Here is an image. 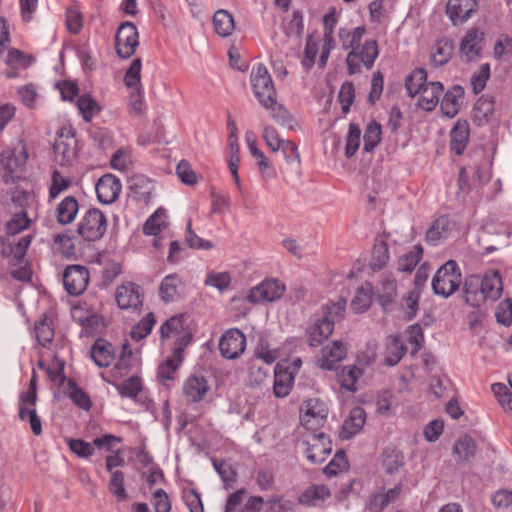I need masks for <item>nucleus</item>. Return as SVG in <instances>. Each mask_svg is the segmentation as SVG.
I'll list each match as a JSON object with an SVG mask.
<instances>
[{
  "label": "nucleus",
  "instance_id": "nucleus-1",
  "mask_svg": "<svg viewBox=\"0 0 512 512\" xmlns=\"http://www.w3.org/2000/svg\"><path fill=\"white\" fill-rule=\"evenodd\" d=\"M258 102L268 111L270 117L282 126L293 129L297 121L289 111L277 101V92L267 69L258 65Z\"/></svg>",
  "mask_w": 512,
  "mask_h": 512
},
{
  "label": "nucleus",
  "instance_id": "nucleus-2",
  "mask_svg": "<svg viewBox=\"0 0 512 512\" xmlns=\"http://www.w3.org/2000/svg\"><path fill=\"white\" fill-rule=\"evenodd\" d=\"M366 32L364 26H358L350 30V40L348 47L351 51L346 57V65L349 75H354L361 72V64L368 70L374 65L378 57V45L376 40H367L363 45L360 42Z\"/></svg>",
  "mask_w": 512,
  "mask_h": 512
},
{
  "label": "nucleus",
  "instance_id": "nucleus-3",
  "mask_svg": "<svg viewBox=\"0 0 512 512\" xmlns=\"http://www.w3.org/2000/svg\"><path fill=\"white\" fill-rule=\"evenodd\" d=\"M29 225L27 213L24 210L16 212L14 217L7 223V233L9 236H15ZM31 243L29 235L21 237L19 240H11L10 237L1 240V255L4 258H10V263L13 266L21 265L23 262L26 251Z\"/></svg>",
  "mask_w": 512,
  "mask_h": 512
},
{
  "label": "nucleus",
  "instance_id": "nucleus-4",
  "mask_svg": "<svg viewBox=\"0 0 512 512\" xmlns=\"http://www.w3.org/2000/svg\"><path fill=\"white\" fill-rule=\"evenodd\" d=\"M462 283V276L456 261L448 260L435 273L432 279L434 294L448 298L454 294Z\"/></svg>",
  "mask_w": 512,
  "mask_h": 512
},
{
  "label": "nucleus",
  "instance_id": "nucleus-5",
  "mask_svg": "<svg viewBox=\"0 0 512 512\" xmlns=\"http://www.w3.org/2000/svg\"><path fill=\"white\" fill-rule=\"evenodd\" d=\"M28 153L25 144L18 141L12 149H7L0 154V172L2 180L6 183H14L20 178L17 170L25 165Z\"/></svg>",
  "mask_w": 512,
  "mask_h": 512
},
{
  "label": "nucleus",
  "instance_id": "nucleus-6",
  "mask_svg": "<svg viewBox=\"0 0 512 512\" xmlns=\"http://www.w3.org/2000/svg\"><path fill=\"white\" fill-rule=\"evenodd\" d=\"M106 231V216L97 208H91L84 214L77 229L78 234L86 241L100 240Z\"/></svg>",
  "mask_w": 512,
  "mask_h": 512
},
{
  "label": "nucleus",
  "instance_id": "nucleus-7",
  "mask_svg": "<svg viewBox=\"0 0 512 512\" xmlns=\"http://www.w3.org/2000/svg\"><path fill=\"white\" fill-rule=\"evenodd\" d=\"M303 453L311 464L323 463L332 451V443L323 432L310 434L301 442Z\"/></svg>",
  "mask_w": 512,
  "mask_h": 512
},
{
  "label": "nucleus",
  "instance_id": "nucleus-8",
  "mask_svg": "<svg viewBox=\"0 0 512 512\" xmlns=\"http://www.w3.org/2000/svg\"><path fill=\"white\" fill-rule=\"evenodd\" d=\"M139 45V34L137 28L132 22L122 23L115 36L116 53L120 58L127 59L131 57Z\"/></svg>",
  "mask_w": 512,
  "mask_h": 512
},
{
  "label": "nucleus",
  "instance_id": "nucleus-9",
  "mask_svg": "<svg viewBox=\"0 0 512 512\" xmlns=\"http://www.w3.org/2000/svg\"><path fill=\"white\" fill-rule=\"evenodd\" d=\"M77 139L70 128L61 129L54 144L55 160L62 166L70 165L77 158Z\"/></svg>",
  "mask_w": 512,
  "mask_h": 512
},
{
  "label": "nucleus",
  "instance_id": "nucleus-10",
  "mask_svg": "<svg viewBox=\"0 0 512 512\" xmlns=\"http://www.w3.org/2000/svg\"><path fill=\"white\" fill-rule=\"evenodd\" d=\"M246 348V338L239 329H229L219 340L221 355L229 360L238 358Z\"/></svg>",
  "mask_w": 512,
  "mask_h": 512
},
{
  "label": "nucleus",
  "instance_id": "nucleus-11",
  "mask_svg": "<svg viewBox=\"0 0 512 512\" xmlns=\"http://www.w3.org/2000/svg\"><path fill=\"white\" fill-rule=\"evenodd\" d=\"M89 283L88 269L81 265L68 266L63 274L66 291L73 296L82 294Z\"/></svg>",
  "mask_w": 512,
  "mask_h": 512
},
{
  "label": "nucleus",
  "instance_id": "nucleus-12",
  "mask_svg": "<svg viewBox=\"0 0 512 512\" xmlns=\"http://www.w3.org/2000/svg\"><path fill=\"white\" fill-rule=\"evenodd\" d=\"M478 9V0H448L446 15L454 26L466 23Z\"/></svg>",
  "mask_w": 512,
  "mask_h": 512
},
{
  "label": "nucleus",
  "instance_id": "nucleus-13",
  "mask_svg": "<svg viewBox=\"0 0 512 512\" xmlns=\"http://www.w3.org/2000/svg\"><path fill=\"white\" fill-rule=\"evenodd\" d=\"M116 302L120 309L136 310L142 306L143 295L139 285L133 282H126L116 290Z\"/></svg>",
  "mask_w": 512,
  "mask_h": 512
},
{
  "label": "nucleus",
  "instance_id": "nucleus-14",
  "mask_svg": "<svg viewBox=\"0 0 512 512\" xmlns=\"http://www.w3.org/2000/svg\"><path fill=\"white\" fill-rule=\"evenodd\" d=\"M191 338L189 333H185L182 336V341L179 345H177L171 356H169L166 361L161 364L158 368V377L163 380H172L174 378V374L181 362L183 361V349L186 346Z\"/></svg>",
  "mask_w": 512,
  "mask_h": 512
},
{
  "label": "nucleus",
  "instance_id": "nucleus-15",
  "mask_svg": "<svg viewBox=\"0 0 512 512\" xmlns=\"http://www.w3.org/2000/svg\"><path fill=\"white\" fill-rule=\"evenodd\" d=\"M121 188V182L117 177L106 174L96 184L97 198L103 204H111L119 197Z\"/></svg>",
  "mask_w": 512,
  "mask_h": 512
},
{
  "label": "nucleus",
  "instance_id": "nucleus-16",
  "mask_svg": "<svg viewBox=\"0 0 512 512\" xmlns=\"http://www.w3.org/2000/svg\"><path fill=\"white\" fill-rule=\"evenodd\" d=\"M347 354V347L341 341H333L330 345L322 348L321 356L317 363L321 369L333 370L336 364L341 362Z\"/></svg>",
  "mask_w": 512,
  "mask_h": 512
},
{
  "label": "nucleus",
  "instance_id": "nucleus-17",
  "mask_svg": "<svg viewBox=\"0 0 512 512\" xmlns=\"http://www.w3.org/2000/svg\"><path fill=\"white\" fill-rule=\"evenodd\" d=\"M328 414L327 407L317 399H309L305 402V413L301 420L307 429L323 426Z\"/></svg>",
  "mask_w": 512,
  "mask_h": 512
},
{
  "label": "nucleus",
  "instance_id": "nucleus-18",
  "mask_svg": "<svg viewBox=\"0 0 512 512\" xmlns=\"http://www.w3.org/2000/svg\"><path fill=\"white\" fill-rule=\"evenodd\" d=\"M286 292V285L275 277H267L258 283V302L272 303L280 300Z\"/></svg>",
  "mask_w": 512,
  "mask_h": 512
},
{
  "label": "nucleus",
  "instance_id": "nucleus-19",
  "mask_svg": "<svg viewBox=\"0 0 512 512\" xmlns=\"http://www.w3.org/2000/svg\"><path fill=\"white\" fill-rule=\"evenodd\" d=\"M455 223L447 216L437 218L426 232V242L431 246H437L448 239Z\"/></svg>",
  "mask_w": 512,
  "mask_h": 512
},
{
  "label": "nucleus",
  "instance_id": "nucleus-20",
  "mask_svg": "<svg viewBox=\"0 0 512 512\" xmlns=\"http://www.w3.org/2000/svg\"><path fill=\"white\" fill-rule=\"evenodd\" d=\"M483 40L484 33L478 28L468 30L460 43L459 51L461 55L464 56L467 61H471L479 57L482 49L481 43Z\"/></svg>",
  "mask_w": 512,
  "mask_h": 512
},
{
  "label": "nucleus",
  "instance_id": "nucleus-21",
  "mask_svg": "<svg viewBox=\"0 0 512 512\" xmlns=\"http://www.w3.org/2000/svg\"><path fill=\"white\" fill-rule=\"evenodd\" d=\"M210 387L204 376L193 375L186 379L183 385V393L188 402L197 403L202 401Z\"/></svg>",
  "mask_w": 512,
  "mask_h": 512
},
{
  "label": "nucleus",
  "instance_id": "nucleus-22",
  "mask_svg": "<svg viewBox=\"0 0 512 512\" xmlns=\"http://www.w3.org/2000/svg\"><path fill=\"white\" fill-rule=\"evenodd\" d=\"M333 330L331 321L318 318L306 328L307 343L311 347H317L328 339Z\"/></svg>",
  "mask_w": 512,
  "mask_h": 512
},
{
  "label": "nucleus",
  "instance_id": "nucleus-23",
  "mask_svg": "<svg viewBox=\"0 0 512 512\" xmlns=\"http://www.w3.org/2000/svg\"><path fill=\"white\" fill-rule=\"evenodd\" d=\"M464 97V89L460 85H454L443 96L440 108L448 118H454L460 110Z\"/></svg>",
  "mask_w": 512,
  "mask_h": 512
},
{
  "label": "nucleus",
  "instance_id": "nucleus-24",
  "mask_svg": "<svg viewBox=\"0 0 512 512\" xmlns=\"http://www.w3.org/2000/svg\"><path fill=\"white\" fill-rule=\"evenodd\" d=\"M470 136L469 123L459 119L450 132V149L456 155H462L465 151Z\"/></svg>",
  "mask_w": 512,
  "mask_h": 512
},
{
  "label": "nucleus",
  "instance_id": "nucleus-25",
  "mask_svg": "<svg viewBox=\"0 0 512 512\" xmlns=\"http://www.w3.org/2000/svg\"><path fill=\"white\" fill-rule=\"evenodd\" d=\"M294 382V371L282 363H278L274 371V394L276 397H285L289 394Z\"/></svg>",
  "mask_w": 512,
  "mask_h": 512
},
{
  "label": "nucleus",
  "instance_id": "nucleus-26",
  "mask_svg": "<svg viewBox=\"0 0 512 512\" xmlns=\"http://www.w3.org/2000/svg\"><path fill=\"white\" fill-rule=\"evenodd\" d=\"M366 422V413L363 408L355 407L350 411L348 418L342 425L341 438L348 440L356 435Z\"/></svg>",
  "mask_w": 512,
  "mask_h": 512
},
{
  "label": "nucleus",
  "instance_id": "nucleus-27",
  "mask_svg": "<svg viewBox=\"0 0 512 512\" xmlns=\"http://www.w3.org/2000/svg\"><path fill=\"white\" fill-rule=\"evenodd\" d=\"M463 293L465 302L472 307H479L484 302V296L481 292V277L470 275L466 277L463 283Z\"/></svg>",
  "mask_w": 512,
  "mask_h": 512
},
{
  "label": "nucleus",
  "instance_id": "nucleus-28",
  "mask_svg": "<svg viewBox=\"0 0 512 512\" xmlns=\"http://www.w3.org/2000/svg\"><path fill=\"white\" fill-rule=\"evenodd\" d=\"M502 291V279L499 271L493 270L481 277V292L486 299L497 300Z\"/></svg>",
  "mask_w": 512,
  "mask_h": 512
},
{
  "label": "nucleus",
  "instance_id": "nucleus-29",
  "mask_svg": "<svg viewBox=\"0 0 512 512\" xmlns=\"http://www.w3.org/2000/svg\"><path fill=\"white\" fill-rule=\"evenodd\" d=\"M376 295L379 305L386 311L397 296L396 280L391 276L384 277L376 288Z\"/></svg>",
  "mask_w": 512,
  "mask_h": 512
},
{
  "label": "nucleus",
  "instance_id": "nucleus-30",
  "mask_svg": "<svg viewBox=\"0 0 512 512\" xmlns=\"http://www.w3.org/2000/svg\"><path fill=\"white\" fill-rule=\"evenodd\" d=\"M443 91L444 86L441 82H429L428 86L420 93L418 105L425 111L434 110Z\"/></svg>",
  "mask_w": 512,
  "mask_h": 512
},
{
  "label": "nucleus",
  "instance_id": "nucleus-31",
  "mask_svg": "<svg viewBox=\"0 0 512 512\" xmlns=\"http://www.w3.org/2000/svg\"><path fill=\"white\" fill-rule=\"evenodd\" d=\"M330 497V491L325 485H312L303 491L298 502L305 506H318Z\"/></svg>",
  "mask_w": 512,
  "mask_h": 512
},
{
  "label": "nucleus",
  "instance_id": "nucleus-32",
  "mask_svg": "<svg viewBox=\"0 0 512 512\" xmlns=\"http://www.w3.org/2000/svg\"><path fill=\"white\" fill-rule=\"evenodd\" d=\"M79 210V204L74 196L65 197L57 206V221L66 225L72 223Z\"/></svg>",
  "mask_w": 512,
  "mask_h": 512
},
{
  "label": "nucleus",
  "instance_id": "nucleus-33",
  "mask_svg": "<svg viewBox=\"0 0 512 512\" xmlns=\"http://www.w3.org/2000/svg\"><path fill=\"white\" fill-rule=\"evenodd\" d=\"M407 352V347L400 336H389L385 348V363L389 366H395L400 362Z\"/></svg>",
  "mask_w": 512,
  "mask_h": 512
},
{
  "label": "nucleus",
  "instance_id": "nucleus-34",
  "mask_svg": "<svg viewBox=\"0 0 512 512\" xmlns=\"http://www.w3.org/2000/svg\"><path fill=\"white\" fill-rule=\"evenodd\" d=\"M428 84L427 72L423 68L414 69L405 79V88L409 97L420 94Z\"/></svg>",
  "mask_w": 512,
  "mask_h": 512
},
{
  "label": "nucleus",
  "instance_id": "nucleus-35",
  "mask_svg": "<svg viewBox=\"0 0 512 512\" xmlns=\"http://www.w3.org/2000/svg\"><path fill=\"white\" fill-rule=\"evenodd\" d=\"M130 189L135 193L138 201L147 204L151 200L154 186L144 175H135L130 179Z\"/></svg>",
  "mask_w": 512,
  "mask_h": 512
},
{
  "label": "nucleus",
  "instance_id": "nucleus-36",
  "mask_svg": "<svg viewBox=\"0 0 512 512\" xmlns=\"http://www.w3.org/2000/svg\"><path fill=\"white\" fill-rule=\"evenodd\" d=\"M404 454L395 447H386L382 452V466L386 473L394 474L405 464Z\"/></svg>",
  "mask_w": 512,
  "mask_h": 512
},
{
  "label": "nucleus",
  "instance_id": "nucleus-37",
  "mask_svg": "<svg viewBox=\"0 0 512 512\" xmlns=\"http://www.w3.org/2000/svg\"><path fill=\"white\" fill-rule=\"evenodd\" d=\"M213 26L220 37H228L235 29L234 17L227 10L219 9L214 13Z\"/></svg>",
  "mask_w": 512,
  "mask_h": 512
},
{
  "label": "nucleus",
  "instance_id": "nucleus-38",
  "mask_svg": "<svg viewBox=\"0 0 512 512\" xmlns=\"http://www.w3.org/2000/svg\"><path fill=\"white\" fill-rule=\"evenodd\" d=\"M181 279L177 274H170L166 276L160 285L159 294L164 302H173L179 296V287Z\"/></svg>",
  "mask_w": 512,
  "mask_h": 512
},
{
  "label": "nucleus",
  "instance_id": "nucleus-39",
  "mask_svg": "<svg viewBox=\"0 0 512 512\" xmlns=\"http://www.w3.org/2000/svg\"><path fill=\"white\" fill-rule=\"evenodd\" d=\"M454 51L453 41L442 38L437 41L435 51L432 53V63L435 67L444 66L451 59Z\"/></svg>",
  "mask_w": 512,
  "mask_h": 512
},
{
  "label": "nucleus",
  "instance_id": "nucleus-40",
  "mask_svg": "<svg viewBox=\"0 0 512 512\" xmlns=\"http://www.w3.org/2000/svg\"><path fill=\"white\" fill-rule=\"evenodd\" d=\"M373 287L366 282L358 288L354 298L351 301V308L356 313H362L369 309L372 303Z\"/></svg>",
  "mask_w": 512,
  "mask_h": 512
},
{
  "label": "nucleus",
  "instance_id": "nucleus-41",
  "mask_svg": "<svg viewBox=\"0 0 512 512\" xmlns=\"http://www.w3.org/2000/svg\"><path fill=\"white\" fill-rule=\"evenodd\" d=\"M111 344L97 340L91 349V357L95 364L101 368L108 367L113 361Z\"/></svg>",
  "mask_w": 512,
  "mask_h": 512
},
{
  "label": "nucleus",
  "instance_id": "nucleus-42",
  "mask_svg": "<svg viewBox=\"0 0 512 512\" xmlns=\"http://www.w3.org/2000/svg\"><path fill=\"white\" fill-rule=\"evenodd\" d=\"M36 339L43 347H46L54 339V326L53 322L46 315H42L35 323Z\"/></svg>",
  "mask_w": 512,
  "mask_h": 512
},
{
  "label": "nucleus",
  "instance_id": "nucleus-43",
  "mask_svg": "<svg viewBox=\"0 0 512 512\" xmlns=\"http://www.w3.org/2000/svg\"><path fill=\"white\" fill-rule=\"evenodd\" d=\"M453 452L458 456L459 460L467 461L475 455V441L468 434H464L455 442Z\"/></svg>",
  "mask_w": 512,
  "mask_h": 512
},
{
  "label": "nucleus",
  "instance_id": "nucleus-44",
  "mask_svg": "<svg viewBox=\"0 0 512 512\" xmlns=\"http://www.w3.org/2000/svg\"><path fill=\"white\" fill-rule=\"evenodd\" d=\"M382 129L381 125L375 121H371L366 129L363 136L364 140V151L367 153H371L374 151L375 147L381 141Z\"/></svg>",
  "mask_w": 512,
  "mask_h": 512
},
{
  "label": "nucleus",
  "instance_id": "nucleus-45",
  "mask_svg": "<svg viewBox=\"0 0 512 512\" xmlns=\"http://www.w3.org/2000/svg\"><path fill=\"white\" fill-rule=\"evenodd\" d=\"M77 108L86 122H90L96 113L100 111V107L96 100L89 94L81 95L77 100Z\"/></svg>",
  "mask_w": 512,
  "mask_h": 512
},
{
  "label": "nucleus",
  "instance_id": "nucleus-46",
  "mask_svg": "<svg viewBox=\"0 0 512 512\" xmlns=\"http://www.w3.org/2000/svg\"><path fill=\"white\" fill-rule=\"evenodd\" d=\"M389 261L388 246L385 242L374 245L369 267L373 271L381 270Z\"/></svg>",
  "mask_w": 512,
  "mask_h": 512
},
{
  "label": "nucleus",
  "instance_id": "nucleus-47",
  "mask_svg": "<svg viewBox=\"0 0 512 512\" xmlns=\"http://www.w3.org/2000/svg\"><path fill=\"white\" fill-rule=\"evenodd\" d=\"M206 286L216 288L219 292L227 290L231 284V276L228 272L209 271L206 275Z\"/></svg>",
  "mask_w": 512,
  "mask_h": 512
},
{
  "label": "nucleus",
  "instance_id": "nucleus-48",
  "mask_svg": "<svg viewBox=\"0 0 512 512\" xmlns=\"http://www.w3.org/2000/svg\"><path fill=\"white\" fill-rule=\"evenodd\" d=\"M346 307L345 299H339L337 302H330L323 306V315L320 319H327L334 325L344 317Z\"/></svg>",
  "mask_w": 512,
  "mask_h": 512
},
{
  "label": "nucleus",
  "instance_id": "nucleus-49",
  "mask_svg": "<svg viewBox=\"0 0 512 512\" xmlns=\"http://www.w3.org/2000/svg\"><path fill=\"white\" fill-rule=\"evenodd\" d=\"M361 129L358 124L350 123L346 136L345 156L352 158L360 146Z\"/></svg>",
  "mask_w": 512,
  "mask_h": 512
},
{
  "label": "nucleus",
  "instance_id": "nucleus-50",
  "mask_svg": "<svg viewBox=\"0 0 512 512\" xmlns=\"http://www.w3.org/2000/svg\"><path fill=\"white\" fill-rule=\"evenodd\" d=\"M68 390L69 397L75 405L84 410H89L91 408L92 403L89 396L79 388L76 382L72 379L68 381Z\"/></svg>",
  "mask_w": 512,
  "mask_h": 512
},
{
  "label": "nucleus",
  "instance_id": "nucleus-51",
  "mask_svg": "<svg viewBox=\"0 0 512 512\" xmlns=\"http://www.w3.org/2000/svg\"><path fill=\"white\" fill-rule=\"evenodd\" d=\"M362 371L355 367H345L339 374L338 379L343 388L348 391H356V383Z\"/></svg>",
  "mask_w": 512,
  "mask_h": 512
},
{
  "label": "nucleus",
  "instance_id": "nucleus-52",
  "mask_svg": "<svg viewBox=\"0 0 512 512\" xmlns=\"http://www.w3.org/2000/svg\"><path fill=\"white\" fill-rule=\"evenodd\" d=\"M141 68L142 62L140 58H136L132 61L131 65L127 69L124 76V83L129 88H135L138 91L141 88L140 79H141Z\"/></svg>",
  "mask_w": 512,
  "mask_h": 512
},
{
  "label": "nucleus",
  "instance_id": "nucleus-53",
  "mask_svg": "<svg viewBox=\"0 0 512 512\" xmlns=\"http://www.w3.org/2000/svg\"><path fill=\"white\" fill-rule=\"evenodd\" d=\"M108 489L118 501H125L127 499V493L124 487V474L121 471L116 470L111 473Z\"/></svg>",
  "mask_w": 512,
  "mask_h": 512
},
{
  "label": "nucleus",
  "instance_id": "nucleus-54",
  "mask_svg": "<svg viewBox=\"0 0 512 512\" xmlns=\"http://www.w3.org/2000/svg\"><path fill=\"white\" fill-rule=\"evenodd\" d=\"M156 319L153 313H148L147 316L136 324L131 330V338L140 341L150 334Z\"/></svg>",
  "mask_w": 512,
  "mask_h": 512
},
{
  "label": "nucleus",
  "instance_id": "nucleus-55",
  "mask_svg": "<svg viewBox=\"0 0 512 512\" xmlns=\"http://www.w3.org/2000/svg\"><path fill=\"white\" fill-rule=\"evenodd\" d=\"M490 78V65L488 63L482 64L479 69L471 76V86L474 94L482 92Z\"/></svg>",
  "mask_w": 512,
  "mask_h": 512
},
{
  "label": "nucleus",
  "instance_id": "nucleus-56",
  "mask_svg": "<svg viewBox=\"0 0 512 512\" xmlns=\"http://www.w3.org/2000/svg\"><path fill=\"white\" fill-rule=\"evenodd\" d=\"M72 184V179L62 175L59 171L54 170L52 173L51 186L49 196L51 199L56 198L60 193L67 190Z\"/></svg>",
  "mask_w": 512,
  "mask_h": 512
},
{
  "label": "nucleus",
  "instance_id": "nucleus-57",
  "mask_svg": "<svg viewBox=\"0 0 512 512\" xmlns=\"http://www.w3.org/2000/svg\"><path fill=\"white\" fill-rule=\"evenodd\" d=\"M422 253V248L420 246H415L412 251L406 253L400 258L398 269L403 272H411L420 262Z\"/></svg>",
  "mask_w": 512,
  "mask_h": 512
},
{
  "label": "nucleus",
  "instance_id": "nucleus-58",
  "mask_svg": "<svg viewBox=\"0 0 512 512\" xmlns=\"http://www.w3.org/2000/svg\"><path fill=\"white\" fill-rule=\"evenodd\" d=\"M318 51V43L314 40L313 34L307 35L304 59L302 60V65L306 70H310L314 66Z\"/></svg>",
  "mask_w": 512,
  "mask_h": 512
},
{
  "label": "nucleus",
  "instance_id": "nucleus-59",
  "mask_svg": "<svg viewBox=\"0 0 512 512\" xmlns=\"http://www.w3.org/2000/svg\"><path fill=\"white\" fill-rule=\"evenodd\" d=\"M494 112V101L481 97L477 100L474 105V118L480 122L488 119L493 115Z\"/></svg>",
  "mask_w": 512,
  "mask_h": 512
},
{
  "label": "nucleus",
  "instance_id": "nucleus-60",
  "mask_svg": "<svg viewBox=\"0 0 512 512\" xmlns=\"http://www.w3.org/2000/svg\"><path fill=\"white\" fill-rule=\"evenodd\" d=\"M355 88L351 81H346L342 84L339 91V101L342 106V112L347 114L350 111V107L354 102Z\"/></svg>",
  "mask_w": 512,
  "mask_h": 512
},
{
  "label": "nucleus",
  "instance_id": "nucleus-61",
  "mask_svg": "<svg viewBox=\"0 0 512 512\" xmlns=\"http://www.w3.org/2000/svg\"><path fill=\"white\" fill-rule=\"evenodd\" d=\"M184 332L183 329V319L182 317H171L166 320L160 328L161 338L165 339L171 337L172 335H180Z\"/></svg>",
  "mask_w": 512,
  "mask_h": 512
},
{
  "label": "nucleus",
  "instance_id": "nucleus-62",
  "mask_svg": "<svg viewBox=\"0 0 512 512\" xmlns=\"http://www.w3.org/2000/svg\"><path fill=\"white\" fill-rule=\"evenodd\" d=\"M142 389L141 379L132 376L118 386L119 393L123 397L135 398Z\"/></svg>",
  "mask_w": 512,
  "mask_h": 512
},
{
  "label": "nucleus",
  "instance_id": "nucleus-63",
  "mask_svg": "<svg viewBox=\"0 0 512 512\" xmlns=\"http://www.w3.org/2000/svg\"><path fill=\"white\" fill-rule=\"evenodd\" d=\"M70 450L80 458H88L94 454L93 442L89 443L82 439H71L69 440Z\"/></svg>",
  "mask_w": 512,
  "mask_h": 512
},
{
  "label": "nucleus",
  "instance_id": "nucleus-64",
  "mask_svg": "<svg viewBox=\"0 0 512 512\" xmlns=\"http://www.w3.org/2000/svg\"><path fill=\"white\" fill-rule=\"evenodd\" d=\"M347 467L346 454L343 450H339L324 468V473L331 477L338 474Z\"/></svg>",
  "mask_w": 512,
  "mask_h": 512
}]
</instances>
